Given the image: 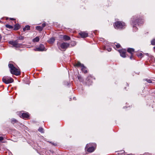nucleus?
Wrapping results in <instances>:
<instances>
[{
	"mask_svg": "<svg viewBox=\"0 0 155 155\" xmlns=\"http://www.w3.org/2000/svg\"><path fill=\"white\" fill-rule=\"evenodd\" d=\"M12 63V62L10 61L9 62L8 65V67L10 69L11 73L16 75H20V70L15 67Z\"/></svg>",
	"mask_w": 155,
	"mask_h": 155,
	"instance_id": "f257e3e1",
	"label": "nucleus"
},
{
	"mask_svg": "<svg viewBox=\"0 0 155 155\" xmlns=\"http://www.w3.org/2000/svg\"><path fill=\"white\" fill-rule=\"evenodd\" d=\"M96 145L95 143H91L86 145L85 150L88 152L91 153L93 152L95 149Z\"/></svg>",
	"mask_w": 155,
	"mask_h": 155,
	"instance_id": "f03ea898",
	"label": "nucleus"
},
{
	"mask_svg": "<svg viewBox=\"0 0 155 155\" xmlns=\"http://www.w3.org/2000/svg\"><path fill=\"white\" fill-rule=\"evenodd\" d=\"M114 27L115 29H122L125 27V23L122 21H117L114 24Z\"/></svg>",
	"mask_w": 155,
	"mask_h": 155,
	"instance_id": "7ed1b4c3",
	"label": "nucleus"
},
{
	"mask_svg": "<svg viewBox=\"0 0 155 155\" xmlns=\"http://www.w3.org/2000/svg\"><path fill=\"white\" fill-rule=\"evenodd\" d=\"M2 81L6 84H8L13 82L14 80L12 78L8 76H4L2 78Z\"/></svg>",
	"mask_w": 155,
	"mask_h": 155,
	"instance_id": "20e7f679",
	"label": "nucleus"
},
{
	"mask_svg": "<svg viewBox=\"0 0 155 155\" xmlns=\"http://www.w3.org/2000/svg\"><path fill=\"white\" fill-rule=\"evenodd\" d=\"M74 66L77 67H81L82 71L84 73L87 72V71L86 69V68L84 66V65L81 64L80 62H78L74 64Z\"/></svg>",
	"mask_w": 155,
	"mask_h": 155,
	"instance_id": "39448f33",
	"label": "nucleus"
},
{
	"mask_svg": "<svg viewBox=\"0 0 155 155\" xmlns=\"http://www.w3.org/2000/svg\"><path fill=\"white\" fill-rule=\"evenodd\" d=\"M9 43L13 45V47L16 48H19L20 47L21 45L18 44L17 41H10L9 42Z\"/></svg>",
	"mask_w": 155,
	"mask_h": 155,
	"instance_id": "423d86ee",
	"label": "nucleus"
},
{
	"mask_svg": "<svg viewBox=\"0 0 155 155\" xmlns=\"http://www.w3.org/2000/svg\"><path fill=\"white\" fill-rule=\"evenodd\" d=\"M45 49V47L42 44H40L39 47L35 48L34 50L37 51H44Z\"/></svg>",
	"mask_w": 155,
	"mask_h": 155,
	"instance_id": "0eeeda50",
	"label": "nucleus"
},
{
	"mask_svg": "<svg viewBox=\"0 0 155 155\" xmlns=\"http://www.w3.org/2000/svg\"><path fill=\"white\" fill-rule=\"evenodd\" d=\"M143 22L142 19H135L133 20H132V23L133 24H134L135 25H139L140 24H142Z\"/></svg>",
	"mask_w": 155,
	"mask_h": 155,
	"instance_id": "6e6552de",
	"label": "nucleus"
},
{
	"mask_svg": "<svg viewBox=\"0 0 155 155\" xmlns=\"http://www.w3.org/2000/svg\"><path fill=\"white\" fill-rule=\"evenodd\" d=\"M69 43L63 42L60 44V47L62 49H66L69 46Z\"/></svg>",
	"mask_w": 155,
	"mask_h": 155,
	"instance_id": "1a4fd4ad",
	"label": "nucleus"
},
{
	"mask_svg": "<svg viewBox=\"0 0 155 155\" xmlns=\"http://www.w3.org/2000/svg\"><path fill=\"white\" fill-rule=\"evenodd\" d=\"M127 51L131 54V56L130 57V59H132V58H133V54L134 51V49L133 48H128Z\"/></svg>",
	"mask_w": 155,
	"mask_h": 155,
	"instance_id": "9d476101",
	"label": "nucleus"
},
{
	"mask_svg": "<svg viewBox=\"0 0 155 155\" xmlns=\"http://www.w3.org/2000/svg\"><path fill=\"white\" fill-rule=\"evenodd\" d=\"M119 52L120 53V56L123 57L125 58L126 57V50L123 49L120 50L119 51Z\"/></svg>",
	"mask_w": 155,
	"mask_h": 155,
	"instance_id": "9b49d317",
	"label": "nucleus"
},
{
	"mask_svg": "<svg viewBox=\"0 0 155 155\" xmlns=\"http://www.w3.org/2000/svg\"><path fill=\"white\" fill-rule=\"evenodd\" d=\"M79 34L82 38H85L88 36V33L85 32H81L79 33Z\"/></svg>",
	"mask_w": 155,
	"mask_h": 155,
	"instance_id": "f8f14e48",
	"label": "nucleus"
},
{
	"mask_svg": "<svg viewBox=\"0 0 155 155\" xmlns=\"http://www.w3.org/2000/svg\"><path fill=\"white\" fill-rule=\"evenodd\" d=\"M22 117L24 119H28L29 117V115L27 113H23L22 114Z\"/></svg>",
	"mask_w": 155,
	"mask_h": 155,
	"instance_id": "ddd939ff",
	"label": "nucleus"
},
{
	"mask_svg": "<svg viewBox=\"0 0 155 155\" xmlns=\"http://www.w3.org/2000/svg\"><path fill=\"white\" fill-rule=\"evenodd\" d=\"M91 78V77H89V76H88V77L87 78V81L86 82V83L88 85H90L92 83V81L91 80H90Z\"/></svg>",
	"mask_w": 155,
	"mask_h": 155,
	"instance_id": "4468645a",
	"label": "nucleus"
},
{
	"mask_svg": "<svg viewBox=\"0 0 155 155\" xmlns=\"http://www.w3.org/2000/svg\"><path fill=\"white\" fill-rule=\"evenodd\" d=\"M54 41V38H52L48 40V42L50 44H52Z\"/></svg>",
	"mask_w": 155,
	"mask_h": 155,
	"instance_id": "2eb2a0df",
	"label": "nucleus"
},
{
	"mask_svg": "<svg viewBox=\"0 0 155 155\" xmlns=\"http://www.w3.org/2000/svg\"><path fill=\"white\" fill-rule=\"evenodd\" d=\"M30 29V26L29 25H26L25 28H23V31H25L26 30H28Z\"/></svg>",
	"mask_w": 155,
	"mask_h": 155,
	"instance_id": "dca6fc26",
	"label": "nucleus"
},
{
	"mask_svg": "<svg viewBox=\"0 0 155 155\" xmlns=\"http://www.w3.org/2000/svg\"><path fill=\"white\" fill-rule=\"evenodd\" d=\"M63 38H64V39L65 40V41H68V40H70V38L67 36V35H64L63 36Z\"/></svg>",
	"mask_w": 155,
	"mask_h": 155,
	"instance_id": "f3484780",
	"label": "nucleus"
},
{
	"mask_svg": "<svg viewBox=\"0 0 155 155\" xmlns=\"http://www.w3.org/2000/svg\"><path fill=\"white\" fill-rule=\"evenodd\" d=\"M36 30L39 31H41L43 29V27L40 26H38L36 27Z\"/></svg>",
	"mask_w": 155,
	"mask_h": 155,
	"instance_id": "a211bd4d",
	"label": "nucleus"
},
{
	"mask_svg": "<svg viewBox=\"0 0 155 155\" xmlns=\"http://www.w3.org/2000/svg\"><path fill=\"white\" fill-rule=\"evenodd\" d=\"M20 28V25L18 24H17L15 26L14 30H18Z\"/></svg>",
	"mask_w": 155,
	"mask_h": 155,
	"instance_id": "6ab92c4d",
	"label": "nucleus"
},
{
	"mask_svg": "<svg viewBox=\"0 0 155 155\" xmlns=\"http://www.w3.org/2000/svg\"><path fill=\"white\" fill-rule=\"evenodd\" d=\"M39 40V38L38 37H36L33 40V41L34 42H38Z\"/></svg>",
	"mask_w": 155,
	"mask_h": 155,
	"instance_id": "aec40b11",
	"label": "nucleus"
},
{
	"mask_svg": "<svg viewBox=\"0 0 155 155\" xmlns=\"http://www.w3.org/2000/svg\"><path fill=\"white\" fill-rule=\"evenodd\" d=\"M5 26L7 28L9 29H12L13 28V27L12 26L9 25H5Z\"/></svg>",
	"mask_w": 155,
	"mask_h": 155,
	"instance_id": "412c9836",
	"label": "nucleus"
},
{
	"mask_svg": "<svg viewBox=\"0 0 155 155\" xmlns=\"http://www.w3.org/2000/svg\"><path fill=\"white\" fill-rule=\"evenodd\" d=\"M105 49H106L108 51H110L111 50V48L110 47L108 48L106 46L105 47Z\"/></svg>",
	"mask_w": 155,
	"mask_h": 155,
	"instance_id": "4be33fe9",
	"label": "nucleus"
},
{
	"mask_svg": "<svg viewBox=\"0 0 155 155\" xmlns=\"http://www.w3.org/2000/svg\"><path fill=\"white\" fill-rule=\"evenodd\" d=\"M38 130L41 133H43L44 132V129L42 127H40L38 129Z\"/></svg>",
	"mask_w": 155,
	"mask_h": 155,
	"instance_id": "5701e85b",
	"label": "nucleus"
},
{
	"mask_svg": "<svg viewBox=\"0 0 155 155\" xmlns=\"http://www.w3.org/2000/svg\"><path fill=\"white\" fill-rule=\"evenodd\" d=\"M151 44L152 45H155V39H153L151 41Z\"/></svg>",
	"mask_w": 155,
	"mask_h": 155,
	"instance_id": "b1692460",
	"label": "nucleus"
},
{
	"mask_svg": "<svg viewBox=\"0 0 155 155\" xmlns=\"http://www.w3.org/2000/svg\"><path fill=\"white\" fill-rule=\"evenodd\" d=\"M16 120L15 119H13L12 120V123L14 124L15 123H16Z\"/></svg>",
	"mask_w": 155,
	"mask_h": 155,
	"instance_id": "393cba45",
	"label": "nucleus"
},
{
	"mask_svg": "<svg viewBox=\"0 0 155 155\" xmlns=\"http://www.w3.org/2000/svg\"><path fill=\"white\" fill-rule=\"evenodd\" d=\"M143 54L142 53H139L138 55V56L139 57L141 58L142 57Z\"/></svg>",
	"mask_w": 155,
	"mask_h": 155,
	"instance_id": "a878e982",
	"label": "nucleus"
},
{
	"mask_svg": "<svg viewBox=\"0 0 155 155\" xmlns=\"http://www.w3.org/2000/svg\"><path fill=\"white\" fill-rule=\"evenodd\" d=\"M146 81L148 83H152V81L150 80V79H146Z\"/></svg>",
	"mask_w": 155,
	"mask_h": 155,
	"instance_id": "bb28decb",
	"label": "nucleus"
},
{
	"mask_svg": "<svg viewBox=\"0 0 155 155\" xmlns=\"http://www.w3.org/2000/svg\"><path fill=\"white\" fill-rule=\"evenodd\" d=\"M116 46L117 48H120V45L119 44H117L116 45Z\"/></svg>",
	"mask_w": 155,
	"mask_h": 155,
	"instance_id": "cd10ccee",
	"label": "nucleus"
},
{
	"mask_svg": "<svg viewBox=\"0 0 155 155\" xmlns=\"http://www.w3.org/2000/svg\"><path fill=\"white\" fill-rule=\"evenodd\" d=\"M24 39V37L23 36H20L19 37V39L20 40H23Z\"/></svg>",
	"mask_w": 155,
	"mask_h": 155,
	"instance_id": "c85d7f7f",
	"label": "nucleus"
},
{
	"mask_svg": "<svg viewBox=\"0 0 155 155\" xmlns=\"http://www.w3.org/2000/svg\"><path fill=\"white\" fill-rule=\"evenodd\" d=\"M133 28L134 31H136L135 30H136L137 27L135 26L134 25L133 26Z\"/></svg>",
	"mask_w": 155,
	"mask_h": 155,
	"instance_id": "c756f323",
	"label": "nucleus"
},
{
	"mask_svg": "<svg viewBox=\"0 0 155 155\" xmlns=\"http://www.w3.org/2000/svg\"><path fill=\"white\" fill-rule=\"evenodd\" d=\"M46 25V24H45V23H43L42 24V27H43V28Z\"/></svg>",
	"mask_w": 155,
	"mask_h": 155,
	"instance_id": "7c9ffc66",
	"label": "nucleus"
},
{
	"mask_svg": "<svg viewBox=\"0 0 155 155\" xmlns=\"http://www.w3.org/2000/svg\"><path fill=\"white\" fill-rule=\"evenodd\" d=\"M3 138L2 137H0V141H2L3 140Z\"/></svg>",
	"mask_w": 155,
	"mask_h": 155,
	"instance_id": "2f4dec72",
	"label": "nucleus"
},
{
	"mask_svg": "<svg viewBox=\"0 0 155 155\" xmlns=\"http://www.w3.org/2000/svg\"><path fill=\"white\" fill-rule=\"evenodd\" d=\"M10 19L11 20H15V19L14 18H10Z\"/></svg>",
	"mask_w": 155,
	"mask_h": 155,
	"instance_id": "473e14b6",
	"label": "nucleus"
},
{
	"mask_svg": "<svg viewBox=\"0 0 155 155\" xmlns=\"http://www.w3.org/2000/svg\"><path fill=\"white\" fill-rule=\"evenodd\" d=\"M2 38V37L1 35H0V41H1Z\"/></svg>",
	"mask_w": 155,
	"mask_h": 155,
	"instance_id": "72a5a7b5",
	"label": "nucleus"
},
{
	"mask_svg": "<svg viewBox=\"0 0 155 155\" xmlns=\"http://www.w3.org/2000/svg\"><path fill=\"white\" fill-rule=\"evenodd\" d=\"M154 49H155V46L153 48Z\"/></svg>",
	"mask_w": 155,
	"mask_h": 155,
	"instance_id": "f704fd0d",
	"label": "nucleus"
}]
</instances>
